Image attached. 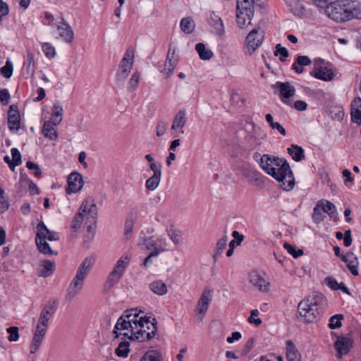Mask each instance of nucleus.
I'll list each match as a JSON object with an SVG mask.
<instances>
[{
  "mask_svg": "<svg viewBox=\"0 0 361 361\" xmlns=\"http://www.w3.org/2000/svg\"><path fill=\"white\" fill-rule=\"evenodd\" d=\"M263 170L281 184V188L286 191L291 190L295 186V178L290 165L284 158H279L269 154L262 155Z\"/></svg>",
  "mask_w": 361,
  "mask_h": 361,
  "instance_id": "nucleus-1",
  "label": "nucleus"
},
{
  "mask_svg": "<svg viewBox=\"0 0 361 361\" xmlns=\"http://www.w3.org/2000/svg\"><path fill=\"white\" fill-rule=\"evenodd\" d=\"M94 263V258L92 257H87L80 264L77 270L76 275L70 283L67 290L66 295V300L71 302L82 290L84 285V281L90 271Z\"/></svg>",
  "mask_w": 361,
  "mask_h": 361,
  "instance_id": "nucleus-2",
  "label": "nucleus"
},
{
  "mask_svg": "<svg viewBox=\"0 0 361 361\" xmlns=\"http://www.w3.org/2000/svg\"><path fill=\"white\" fill-rule=\"evenodd\" d=\"M135 334L128 338L130 341L143 342L154 338L157 331V322L155 318L150 320V317H140L138 322H135Z\"/></svg>",
  "mask_w": 361,
  "mask_h": 361,
  "instance_id": "nucleus-3",
  "label": "nucleus"
},
{
  "mask_svg": "<svg viewBox=\"0 0 361 361\" xmlns=\"http://www.w3.org/2000/svg\"><path fill=\"white\" fill-rule=\"evenodd\" d=\"M326 15L338 23L349 20V0L335 1L325 8Z\"/></svg>",
  "mask_w": 361,
  "mask_h": 361,
  "instance_id": "nucleus-4",
  "label": "nucleus"
},
{
  "mask_svg": "<svg viewBox=\"0 0 361 361\" xmlns=\"http://www.w3.org/2000/svg\"><path fill=\"white\" fill-rule=\"evenodd\" d=\"M231 156L233 159V167L237 174L247 178L248 177V152L245 147L240 145H235L231 152Z\"/></svg>",
  "mask_w": 361,
  "mask_h": 361,
  "instance_id": "nucleus-5",
  "label": "nucleus"
},
{
  "mask_svg": "<svg viewBox=\"0 0 361 361\" xmlns=\"http://www.w3.org/2000/svg\"><path fill=\"white\" fill-rule=\"evenodd\" d=\"M134 54L135 49L133 47H128L118 65L116 73L118 80L124 81L129 75L134 63Z\"/></svg>",
  "mask_w": 361,
  "mask_h": 361,
  "instance_id": "nucleus-6",
  "label": "nucleus"
},
{
  "mask_svg": "<svg viewBox=\"0 0 361 361\" xmlns=\"http://www.w3.org/2000/svg\"><path fill=\"white\" fill-rule=\"evenodd\" d=\"M299 319L304 323H313L321 314L306 302L301 300L298 305Z\"/></svg>",
  "mask_w": 361,
  "mask_h": 361,
  "instance_id": "nucleus-7",
  "label": "nucleus"
},
{
  "mask_svg": "<svg viewBox=\"0 0 361 361\" xmlns=\"http://www.w3.org/2000/svg\"><path fill=\"white\" fill-rule=\"evenodd\" d=\"M308 305H311L314 309L317 310L321 314L327 307V299L319 292H312L306 298L302 300Z\"/></svg>",
  "mask_w": 361,
  "mask_h": 361,
  "instance_id": "nucleus-8",
  "label": "nucleus"
},
{
  "mask_svg": "<svg viewBox=\"0 0 361 361\" xmlns=\"http://www.w3.org/2000/svg\"><path fill=\"white\" fill-rule=\"evenodd\" d=\"M323 62V60L318 59L314 61V68L311 71L310 75L317 79L323 81H331L334 80L335 74L331 68L326 66H319Z\"/></svg>",
  "mask_w": 361,
  "mask_h": 361,
  "instance_id": "nucleus-9",
  "label": "nucleus"
},
{
  "mask_svg": "<svg viewBox=\"0 0 361 361\" xmlns=\"http://www.w3.org/2000/svg\"><path fill=\"white\" fill-rule=\"evenodd\" d=\"M334 347L337 351V358L341 359L343 355H347L353 348V339L350 335L338 336Z\"/></svg>",
  "mask_w": 361,
  "mask_h": 361,
  "instance_id": "nucleus-10",
  "label": "nucleus"
},
{
  "mask_svg": "<svg viewBox=\"0 0 361 361\" xmlns=\"http://www.w3.org/2000/svg\"><path fill=\"white\" fill-rule=\"evenodd\" d=\"M236 23L241 29L247 27L246 20L248 17V0H237Z\"/></svg>",
  "mask_w": 361,
  "mask_h": 361,
  "instance_id": "nucleus-11",
  "label": "nucleus"
},
{
  "mask_svg": "<svg viewBox=\"0 0 361 361\" xmlns=\"http://www.w3.org/2000/svg\"><path fill=\"white\" fill-rule=\"evenodd\" d=\"M272 88L278 89L280 92V99L283 103L293 97L295 94V88L289 82H276L271 85Z\"/></svg>",
  "mask_w": 361,
  "mask_h": 361,
  "instance_id": "nucleus-12",
  "label": "nucleus"
},
{
  "mask_svg": "<svg viewBox=\"0 0 361 361\" xmlns=\"http://www.w3.org/2000/svg\"><path fill=\"white\" fill-rule=\"evenodd\" d=\"M8 126L11 131H18L20 128V116L18 106L12 104L8 111Z\"/></svg>",
  "mask_w": 361,
  "mask_h": 361,
  "instance_id": "nucleus-13",
  "label": "nucleus"
},
{
  "mask_svg": "<svg viewBox=\"0 0 361 361\" xmlns=\"http://www.w3.org/2000/svg\"><path fill=\"white\" fill-rule=\"evenodd\" d=\"M250 282L261 292L267 293L269 290L270 283L257 271L250 272Z\"/></svg>",
  "mask_w": 361,
  "mask_h": 361,
  "instance_id": "nucleus-14",
  "label": "nucleus"
},
{
  "mask_svg": "<svg viewBox=\"0 0 361 361\" xmlns=\"http://www.w3.org/2000/svg\"><path fill=\"white\" fill-rule=\"evenodd\" d=\"M83 185L82 176L77 172L71 173L68 178V188L66 193H75L79 192Z\"/></svg>",
  "mask_w": 361,
  "mask_h": 361,
  "instance_id": "nucleus-15",
  "label": "nucleus"
},
{
  "mask_svg": "<svg viewBox=\"0 0 361 361\" xmlns=\"http://www.w3.org/2000/svg\"><path fill=\"white\" fill-rule=\"evenodd\" d=\"M62 121L60 118L59 120L54 121H47L44 123L42 132L44 136L49 138L51 140H56L58 139V133L56 131V126L59 124Z\"/></svg>",
  "mask_w": 361,
  "mask_h": 361,
  "instance_id": "nucleus-16",
  "label": "nucleus"
},
{
  "mask_svg": "<svg viewBox=\"0 0 361 361\" xmlns=\"http://www.w3.org/2000/svg\"><path fill=\"white\" fill-rule=\"evenodd\" d=\"M57 30L59 32V36L65 42L71 43L73 42L74 32L70 25L64 20L63 18H61V21L59 22L57 25Z\"/></svg>",
  "mask_w": 361,
  "mask_h": 361,
  "instance_id": "nucleus-17",
  "label": "nucleus"
},
{
  "mask_svg": "<svg viewBox=\"0 0 361 361\" xmlns=\"http://www.w3.org/2000/svg\"><path fill=\"white\" fill-rule=\"evenodd\" d=\"M250 48L252 52L259 47L264 39V32L260 27L254 28L250 31Z\"/></svg>",
  "mask_w": 361,
  "mask_h": 361,
  "instance_id": "nucleus-18",
  "label": "nucleus"
},
{
  "mask_svg": "<svg viewBox=\"0 0 361 361\" xmlns=\"http://www.w3.org/2000/svg\"><path fill=\"white\" fill-rule=\"evenodd\" d=\"M342 261L346 264L348 269L353 276H357L359 274L358 258L353 252H348L343 257H342Z\"/></svg>",
  "mask_w": 361,
  "mask_h": 361,
  "instance_id": "nucleus-19",
  "label": "nucleus"
},
{
  "mask_svg": "<svg viewBox=\"0 0 361 361\" xmlns=\"http://www.w3.org/2000/svg\"><path fill=\"white\" fill-rule=\"evenodd\" d=\"M56 309V302L54 300H49L48 303L42 309L39 319L43 326L47 327L49 324V317L52 315Z\"/></svg>",
  "mask_w": 361,
  "mask_h": 361,
  "instance_id": "nucleus-20",
  "label": "nucleus"
},
{
  "mask_svg": "<svg viewBox=\"0 0 361 361\" xmlns=\"http://www.w3.org/2000/svg\"><path fill=\"white\" fill-rule=\"evenodd\" d=\"M138 208H133L128 214L124 228V235L128 239V235L132 233L135 221L137 219Z\"/></svg>",
  "mask_w": 361,
  "mask_h": 361,
  "instance_id": "nucleus-21",
  "label": "nucleus"
},
{
  "mask_svg": "<svg viewBox=\"0 0 361 361\" xmlns=\"http://www.w3.org/2000/svg\"><path fill=\"white\" fill-rule=\"evenodd\" d=\"M211 290H204L197 304V310L199 314H204L207 312L209 302L212 300Z\"/></svg>",
  "mask_w": 361,
  "mask_h": 361,
  "instance_id": "nucleus-22",
  "label": "nucleus"
},
{
  "mask_svg": "<svg viewBox=\"0 0 361 361\" xmlns=\"http://www.w3.org/2000/svg\"><path fill=\"white\" fill-rule=\"evenodd\" d=\"M118 330H130L131 336H133V334H135L136 332V329L135 326L130 324V321H127V319L124 318V315H122L118 318L115 325L114 333L116 334V338L118 337L117 334Z\"/></svg>",
  "mask_w": 361,
  "mask_h": 361,
  "instance_id": "nucleus-23",
  "label": "nucleus"
},
{
  "mask_svg": "<svg viewBox=\"0 0 361 361\" xmlns=\"http://www.w3.org/2000/svg\"><path fill=\"white\" fill-rule=\"evenodd\" d=\"M286 358L288 361H300L301 355L291 340L286 341Z\"/></svg>",
  "mask_w": 361,
  "mask_h": 361,
  "instance_id": "nucleus-24",
  "label": "nucleus"
},
{
  "mask_svg": "<svg viewBox=\"0 0 361 361\" xmlns=\"http://www.w3.org/2000/svg\"><path fill=\"white\" fill-rule=\"evenodd\" d=\"M351 116L353 121L361 123V98H355L351 103Z\"/></svg>",
  "mask_w": 361,
  "mask_h": 361,
  "instance_id": "nucleus-25",
  "label": "nucleus"
},
{
  "mask_svg": "<svg viewBox=\"0 0 361 361\" xmlns=\"http://www.w3.org/2000/svg\"><path fill=\"white\" fill-rule=\"evenodd\" d=\"M175 54V49L171 54L170 50L168 52L166 61L164 65L163 72L168 76L171 75L178 64V59H173Z\"/></svg>",
  "mask_w": 361,
  "mask_h": 361,
  "instance_id": "nucleus-26",
  "label": "nucleus"
},
{
  "mask_svg": "<svg viewBox=\"0 0 361 361\" xmlns=\"http://www.w3.org/2000/svg\"><path fill=\"white\" fill-rule=\"evenodd\" d=\"M46 239L47 236H42L41 238H35V242L39 251L44 255H57V252L54 251L50 247L49 244L45 240Z\"/></svg>",
  "mask_w": 361,
  "mask_h": 361,
  "instance_id": "nucleus-27",
  "label": "nucleus"
},
{
  "mask_svg": "<svg viewBox=\"0 0 361 361\" xmlns=\"http://www.w3.org/2000/svg\"><path fill=\"white\" fill-rule=\"evenodd\" d=\"M317 207H320L331 218H335L337 216L336 206L328 200H319L317 202Z\"/></svg>",
  "mask_w": 361,
  "mask_h": 361,
  "instance_id": "nucleus-28",
  "label": "nucleus"
},
{
  "mask_svg": "<svg viewBox=\"0 0 361 361\" xmlns=\"http://www.w3.org/2000/svg\"><path fill=\"white\" fill-rule=\"evenodd\" d=\"M287 151L295 161H300L305 158L304 149L302 147L297 145H291L290 147L287 149Z\"/></svg>",
  "mask_w": 361,
  "mask_h": 361,
  "instance_id": "nucleus-29",
  "label": "nucleus"
},
{
  "mask_svg": "<svg viewBox=\"0 0 361 361\" xmlns=\"http://www.w3.org/2000/svg\"><path fill=\"white\" fill-rule=\"evenodd\" d=\"M312 63L311 59L307 56H298L295 62L293 64V69L297 73H302L303 72L302 66H310Z\"/></svg>",
  "mask_w": 361,
  "mask_h": 361,
  "instance_id": "nucleus-30",
  "label": "nucleus"
},
{
  "mask_svg": "<svg viewBox=\"0 0 361 361\" xmlns=\"http://www.w3.org/2000/svg\"><path fill=\"white\" fill-rule=\"evenodd\" d=\"M349 20L353 18L361 19V3L349 0Z\"/></svg>",
  "mask_w": 361,
  "mask_h": 361,
  "instance_id": "nucleus-31",
  "label": "nucleus"
},
{
  "mask_svg": "<svg viewBox=\"0 0 361 361\" xmlns=\"http://www.w3.org/2000/svg\"><path fill=\"white\" fill-rule=\"evenodd\" d=\"M187 121L186 113L185 110H180L176 115L173 124L171 126L172 130H177L182 128L185 126Z\"/></svg>",
  "mask_w": 361,
  "mask_h": 361,
  "instance_id": "nucleus-32",
  "label": "nucleus"
},
{
  "mask_svg": "<svg viewBox=\"0 0 361 361\" xmlns=\"http://www.w3.org/2000/svg\"><path fill=\"white\" fill-rule=\"evenodd\" d=\"M228 237L226 235L223 236L216 243V250L213 255V259L216 262L218 258L221 256L227 245Z\"/></svg>",
  "mask_w": 361,
  "mask_h": 361,
  "instance_id": "nucleus-33",
  "label": "nucleus"
},
{
  "mask_svg": "<svg viewBox=\"0 0 361 361\" xmlns=\"http://www.w3.org/2000/svg\"><path fill=\"white\" fill-rule=\"evenodd\" d=\"M150 290L155 294L164 295L167 293V287L161 281H155L149 284Z\"/></svg>",
  "mask_w": 361,
  "mask_h": 361,
  "instance_id": "nucleus-34",
  "label": "nucleus"
},
{
  "mask_svg": "<svg viewBox=\"0 0 361 361\" xmlns=\"http://www.w3.org/2000/svg\"><path fill=\"white\" fill-rule=\"evenodd\" d=\"M43 269L39 274V276L46 278L53 274L55 270V263L53 261L47 259L42 262Z\"/></svg>",
  "mask_w": 361,
  "mask_h": 361,
  "instance_id": "nucleus-35",
  "label": "nucleus"
},
{
  "mask_svg": "<svg viewBox=\"0 0 361 361\" xmlns=\"http://www.w3.org/2000/svg\"><path fill=\"white\" fill-rule=\"evenodd\" d=\"M181 30L186 33L190 34L192 33L195 27V24L194 20L190 17L183 18L180 23Z\"/></svg>",
  "mask_w": 361,
  "mask_h": 361,
  "instance_id": "nucleus-36",
  "label": "nucleus"
},
{
  "mask_svg": "<svg viewBox=\"0 0 361 361\" xmlns=\"http://www.w3.org/2000/svg\"><path fill=\"white\" fill-rule=\"evenodd\" d=\"M195 50L202 60H209L213 56V52L209 49H207L204 44L202 42L197 43L195 45Z\"/></svg>",
  "mask_w": 361,
  "mask_h": 361,
  "instance_id": "nucleus-37",
  "label": "nucleus"
},
{
  "mask_svg": "<svg viewBox=\"0 0 361 361\" xmlns=\"http://www.w3.org/2000/svg\"><path fill=\"white\" fill-rule=\"evenodd\" d=\"M344 319V315L337 314L330 317L328 326L330 329H336L342 326V321Z\"/></svg>",
  "mask_w": 361,
  "mask_h": 361,
  "instance_id": "nucleus-38",
  "label": "nucleus"
},
{
  "mask_svg": "<svg viewBox=\"0 0 361 361\" xmlns=\"http://www.w3.org/2000/svg\"><path fill=\"white\" fill-rule=\"evenodd\" d=\"M140 361H162L161 353L156 350H148Z\"/></svg>",
  "mask_w": 361,
  "mask_h": 361,
  "instance_id": "nucleus-39",
  "label": "nucleus"
},
{
  "mask_svg": "<svg viewBox=\"0 0 361 361\" xmlns=\"http://www.w3.org/2000/svg\"><path fill=\"white\" fill-rule=\"evenodd\" d=\"M130 343L128 341L121 342L115 350L117 356L121 357H126L130 352L129 349Z\"/></svg>",
  "mask_w": 361,
  "mask_h": 361,
  "instance_id": "nucleus-40",
  "label": "nucleus"
},
{
  "mask_svg": "<svg viewBox=\"0 0 361 361\" xmlns=\"http://www.w3.org/2000/svg\"><path fill=\"white\" fill-rule=\"evenodd\" d=\"M161 175H152L145 183V187L148 190L153 191L159 185L161 180Z\"/></svg>",
  "mask_w": 361,
  "mask_h": 361,
  "instance_id": "nucleus-41",
  "label": "nucleus"
},
{
  "mask_svg": "<svg viewBox=\"0 0 361 361\" xmlns=\"http://www.w3.org/2000/svg\"><path fill=\"white\" fill-rule=\"evenodd\" d=\"M290 11L295 16H301L304 14L305 6L300 1H298V0L293 1L290 4Z\"/></svg>",
  "mask_w": 361,
  "mask_h": 361,
  "instance_id": "nucleus-42",
  "label": "nucleus"
},
{
  "mask_svg": "<svg viewBox=\"0 0 361 361\" xmlns=\"http://www.w3.org/2000/svg\"><path fill=\"white\" fill-rule=\"evenodd\" d=\"M266 121L272 129H276L283 135H286L285 128L279 123L274 122L273 116L270 114L266 115Z\"/></svg>",
  "mask_w": 361,
  "mask_h": 361,
  "instance_id": "nucleus-43",
  "label": "nucleus"
},
{
  "mask_svg": "<svg viewBox=\"0 0 361 361\" xmlns=\"http://www.w3.org/2000/svg\"><path fill=\"white\" fill-rule=\"evenodd\" d=\"M84 221V214L78 212L75 214L73 217L71 228L74 231V232H77V231L80 228L82 222Z\"/></svg>",
  "mask_w": 361,
  "mask_h": 361,
  "instance_id": "nucleus-44",
  "label": "nucleus"
},
{
  "mask_svg": "<svg viewBox=\"0 0 361 361\" xmlns=\"http://www.w3.org/2000/svg\"><path fill=\"white\" fill-rule=\"evenodd\" d=\"M26 66V71L27 74L32 75L35 73V60L34 55L32 53L28 51L27 54V63H25Z\"/></svg>",
  "mask_w": 361,
  "mask_h": 361,
  "instance_id": "nucleus-45",
  "label": "nucleus"
},
{
  "mask_svg": "<svg viewBox=\"0 0 361 361\" xmlns=\"http://www.w3.org/2000/svg\"><path fill=\"white\" fill-rule=\"evenodd\" d=\"M274 55H280L279 59L281 61H285L286 58L288 57L289 54L286 48L282 47L281 44H277L275 47Z\"/></svg>",
  "mask_w": 361,
  "mask_h": 361,
  "instance_id": "nucleus-46",
  "label": "nucleus"
},
{
  "mask_svg": "<svg viewBox=\"0 0 361 361\" xmlns=\"http://www.w3.org/2000/svg\"><path fill=\"white\" fill-rule=\"evenodd\" d=\"M283 247L288 251V252L293 257L298 258L303 255V250L301 249H297L295 246L285 243L283 244Z\"/></svg>",
  "mask_w": 361,
  "mask_h": 361,
  "instance_id": "nucleus-47",
  "label": "nucleus"
},
{
  "mask_svg": "<svg viewBox=\"0 0 361 361\" xmlns=\"http://www.w3.org/2000/svg\"><path fill=\"white\" fill-rule=\"evenodd\" d=\"M44 337V336H39L34 334L32 342L30 345V353L34 354L37 352V350L41 345Z\"/></svg>",
  "mask_w": 361,
  "mask_h": 361,
  "instance_id": "nucleus-48",
  "label": "nucleus"
},
{
  "mask_svg": "<svg viewBox=\"0 0 361 361\" xmlns=\"http://www.w3.org/2000/svg\"><path fill=\"white\" fill-rule=\"evenodd\" d=\"M13 63L11 61L8 60L6 62L5 66H4L0 69V73L2 74L6 78H10L13 74Z\"/></svg>",
  "mask_w": 361,
  "mask_h": 361,
  "instance_id": "nucleus-49",
  "label": "nucleus"
},
{
  "mask_svg": "<svg viewBox=\"0 0 361 361\" xmlns=\"http://www.w3.org/2000/svg\"><path fill=\"white\" fill-rule=\"evenodd\" d=\"M11 155L13 158L12 168H16V166H20L22 163L20 151L17 148H12Z\"/></svg>",
  "mask_w": 361,
  "mask_h": 361,
  "instance_id": "nucleus-50",
  "label": "nucleus"
},
{
  "mask_svg": "<svg viewBox=\"0 0 361 361\" xmlns=\"http://www.w3.org/2000/svg\"><path fill=\"white\" fill-rule=\"evenodd\" d=\"M140 80V73L136 71L132 75L130 80L128 82V90L133 92L137 87Z\"/></svg>",
  "mask_w": 361,
  "mask_h": 361,
  "instance_id": "nucleus-51",
  "label": "nucleus"
},
{
  "mask_svg": "<svg viewBox=\"0 0 361 361\" xmlns=\"http://www.w3.org/2000/svg\"><path fill=\"white\" fill-rule=\"evenodd\" d=\"M9 202L5 199L4 189L0 188V214L7 211L9 208Z\"/></svg>",
  "mask_w": 361,
  "mask_h": 361,
  "instance_id": "nucleus-52",
  "label": "nucleus"
},
{
  "mask_svg": "<svg viewBox=\"0 0 361 361\" xmlns=\"http://www.w3.org/2000/svg\"><path fill=\"white\" fill-rule=\"evenodd\" d=\"M42 50L49 59H52L56 55L55 48L49 43H44L42 44Z\"/></svg>",
  "mask_w": 361,
  "mask_h": 361,
  "instance_id": "nucleus-53",
  "label": "nucleus"
},
{
  "mask_svg": "<svg viewBox=\"0 0 361 361\" xmlns=\"http://www.w3.org/2000/svg\"><path fill=\"white\" fill-rule=\"evenodd\" d=\"M250 324H253L257 326L262 324V321L258 317L259 312L258 310H252L250 312Z\"/></svg>",
  "mask_w": 361,
  "mask_h": 361,
  "instance_id": "nucleus-54",
  "label": "nucleus"
},
{
  "mask_svg": "<svg viewBox=\"0 0 361 361\" xmlns=\"http://www.w3.org/2000/svg\"><path fill=\"white\" fill-rule=\"evenodd\" d=\"M6 331L9 334L8 340L11 342L17 341L19 339L18 327L11 326L6 329Z\"/></svg>",
  "mask_w": 361,
  "mask_h": 361,
  "instance_id": "nucleus-55",
  "label": "nucleus"
},
{
  "mask_svg": "<svg viewBox=\"0 0 361 361\" xmlns=\"http://www.w3.org/2000/svg\"><path fill=\"white\" fill-rule=\"evenodd\" d=\"M97 219H87V232L90 234V240L94 238V231L96 229Z\"/></svg>",
  "mask_w": 361,
  "mask_h": 361,
  "instance_id": "nucleus-56",
  "label": "nucleus"
},
{
  "mask_svg": "<svg viewBox=\"0 0 361 361\" xmlns=\"http://www.w3.org/2000/svg\"><path fill=\"white\" fill-rule=\"evenodd\" d=\"M37 233L36 234L35 238H41L42 236H47V233H49V230L42 221L37 224Z\"/></svg>",
  "mask_w": 361,
  "mask_h": 361,
  "instance_id": "nucleus-57",
  "label": "nucleus"
},
{
  "mask_svg": "<svg viewBox=\"0 0 361 361\" xmlns=\"http://www.w3.org/2000/svg\"><path fill=\"white\" fill-rule=\"evenodd\" d=\"M312 219L316 224H319L324 220V214L319 207H315L313 209Z\"/></svg>",
  "mask_w": 361,
  "mask_h": 361,
  "instance_id": "nucleus-58",
  "label": "nucleus"
},
{
  "mask_svg": "<svg viewBox=\"0 0 361 361\" xmlns=\"http://www.w3.org/2000/svg\"><path fill=\"white\" fill-rule=\"evenodd\" d=\"M26 166L29 170H35V176L36 178H39L42 176V170L39 166L31 161H28L26 163Z\"/></svg>",
  "mask_w": 361,
  "mask_h": 361,
  "instance_id": "nucleus-59",
  "label": "nucleus"
},
{
  "mask_svg": "<svg viewBox=\"0 0 361 361\" xmlns=\"http://www.w3.org/2000/svg\"><path fill=\"white\" fill-rule=\"evenodd\" d=\"M324 281L326 284L332 290H338L340 283L333 276H328L325 278Z\"/></svg>",
  "mask_w": 361,
  "mask_h": 361,
  "instance_id": "nucleus-60",
  "label": "nucleus"
},
{
  "mask_svg": "<svg viewBox=\"0 0 361 361\" xmlns=\"http://www.w3.org/2000/svg\"><path fill=\"white\" fill-rule=\"evenodd\" d=\"M11 98L10 93L7 89L0 90V102L3 105H7Z\"/></svg>",
  "mask_w": 361,
  "mask_h": 361,
  "instance_id": "nucleus-61",
  "label": "nucleus"
},
{
  "mask_svg": "<svg viewBox=\"0 0 361 361\" xmlns=\"http://www.w3.org/2000/svg\"><path fill=\"white\" fill-rule=\"evenodd\" d=\"M63 112V108L59 104V103H55L52 108V114H51L52 116L56 117V118L59 117V118H62ZM56 119L57 120V118H55V120Z\"/></svg>",
  "mask_w": 361,
  "mask_h": 361,
  "instance_id": "nucleus-62",
  "label": "nucleus"
},
{
  "mask_svg": "<svg viewBox=\"0 0 361 361\" xmlns=\"http://www.w3.org/2000/svg\"><path fill=\"white\" fill-rule=\"evenodd\" d=\"M121 277V276H120L118 274H114V272L111 271L108 276L106 283L111 288L118 281Z\"/></svg>",
  "mask_w": 361,
  "mask_h": 361,
  "instance_id": "nucleus-63",
  "label": "nucleus"
},
{
  "mask_svg": "<svg viewBox=\"0 0 361 361\" xmlns=\"http://www.w3.org/2000/svg\"><path fill=\"white\" fill-rule=\"evenodd\" d=\"M87 219H97V207L95 203L92 202L88 209V216Z\"/></svg>",
  "mask_w": 361,
  "mask_h": 361,
  "instance_id": "nucleus-64",
  "label": "nucleus"
}]
</instances>
